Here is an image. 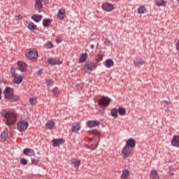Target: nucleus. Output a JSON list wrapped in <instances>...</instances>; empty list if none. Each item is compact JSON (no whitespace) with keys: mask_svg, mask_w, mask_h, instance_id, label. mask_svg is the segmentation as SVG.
Here are the masks:
<instances>
[{"mask_svg":"<svg viewBox=\"0 0 179 179\" xmlns=\"http://www.w3.org/2000/svg\"><path fill=\"white\" fill-rule=\"evenodd\" d=\"M1 117L3 118V122L8 127L15 125L17 121V113L14 110H8V109H3L0 113Z\"/></svg>","mask_w":179,"mask_h":179,"instance_id":"1","label":"nucleus"},{"mask_svg":"<svg viewBox=\"0 0 179 179\" xmlns=\"http://www.w3.org/2000/svg\"><path fill=\"white\" fill-rule=\"evenodd\" d=\"M3 93L6 100L8 101H17L20 99L19 96L13 94V89L9 87H6Z\"/></svg>","mask_w":179,"mask_h":179,"instance_id":"2","label":"nucleus"},{"mask_svg":"<svg viewBox=\"0 0 179 179\" xmlns=\"http://www.w3.org/2000/svg\"><path fill=\"white\" fill-rule=\"evenodd\" d=\"M11 75L13 78V82L17 83V85H20L23 82V77L17 73H16V69L15 68H11Z\"/></svg>","mask_w":179,"mask_h":179,"instance_id":"3","label":"nucleus"},{"mask_svg":"<svg viewBox=\"0 0 179 179\" xmlns=\"http://www.w3.org/2000/svg\"><path fill=\"white\" fill-rule=\"evenodd\" d=\"M97 101L98 106H100L101 108H104L106 107H108L111 99L106 96H101L99 99H97Z\"/></svg>","mask_w":179,"mask_h":179,"instance_id":"4","label":"nucleus"},{"mask_svg":"<svg viewBox=\"0 0 179 179\" xmlns=\"http://www.w3.org/2000/svg\"><path fill=\"white\" fill-rule=\"evenodd\" d=\"M29 127V123L24 120H20L17 124V128L20 132H22V131H26Z\"/></svg>","mask_w":179,"mask_h":179,"instance_id":"5","label":"nucleus"},{"mask_svg":"<svg viewBox=\"0 0 179 179\" xmlns=\"http://www.w3.org/2000/svg\"><path fill=\"white\" fill-rule=\"evenodd\" d=\"M26 56L29 59H36L38 57V52L35 49H29L28 52H26Z\"/></svg>","mask_w":179,"mask_h":179,"instance_id":"6","label":"nucleus"},{"mask_svg":"<svg viewBox=\"0 0 179 179\" xmlns=\"http://www.w3.org/2000/svg\"><path fill=\"white\" fill-rule=\"evenodd\" d=\"M132 152V149H131L128 146H124L122 150V156L123 159H127L131 156V152Z\"/></svg>","mask_w":179,"mask_h":179,"instance_id":"7","label":"nucleus"},{"mask_svg":"<svg viewBox=\"0 0 179 179\" xmlns=\"http://www.w3.org/2000/svg\"><path fill=\"white\" fill-rule=\"evenodd\" d=\"M66 16V11L65 8L59 9L57 15V19H59V20H64V19H65Z\"/></svg>","mask_w":179,"mask_h":179,"instance_id":"8","label":"nucleus"},{"mask_svg":"<svg viewBox=\"0 0 179 179\" xmlns=\"http://www.w3.org/2000/svg\"><path fill=\"white\" fill-rule=\"evenodd\" d=\"M133 64L134 66H142V65H145L146 64V62L143 60L142 58L136 57L134 61Z\"/></svg>","mask_w":179,"mask_h":179,"instance_id":"9","label":"nucleus"},{"mask_svg":"<svg viewBox=\"0 0 179 179\" xmlns=\"http://www.w3.org/2000/svg\"><path fill=\"white\" fill-rule=\"evenodd\" d=\"M86 68L87 69V71H94L95 68H97V65L95 63H87L85 65V67L84 69V72H85L86 73H87V71H86Z\"/></svg>","mask_w":179,"mask_h":179,"instance_id":"10","label":"nucleus"},{"mask_svg":"<svg viewBox=\"0 0 179 179\" xmlns=\"http://www.w3.org/2000/svg\"><path fill=\"white\" fill-rule=\"evenodd\" d=\"M17 66L19 68V71L21 72H26V70L27 69V64L22 61H19L17 62Z\"/></svg>","mask_w":179,"mask_h":179,"instance_id":"11","label":"nucleus"},{"mask_svg":"<svg viewBox=\"0 0 179 179\" xmlns=\"http://www.w3.org/2000/svg\"><path fill=\"white\" fill-rule=\"evenodd\" d=\"M87 127L88 128H93L94 127H99L100 125V122L96 120H89L86 122Z\"/></svg>","mask_w":179,"mask_h":179,"instance_id":"12","label":"nucleus"},{"mask_svg":"<svg viewBox=\"0 0 179 179\" xmlns=\"http://www.w3.org/2000/svg\"><path fill=\"white\" fill-rule=\"evenodd\" d=\"M87 148L88 149H91V150H94L97 148V144L96 145L94 138H90Z\"/></svg>","mask_w":179,"mask_h":179,"instance_id":"13","label":"nucleus"},{"mask_svg":"<svg viewBox=\"0 0 179 179\" xmlns=\"http://www.w3.org/2000/svg\"><path fill=\"white\" fill-rule=\"evenodd\" d=\"M101 8L103 10H105L106 12H111V10H113V4L105 3L102 4Z\"/></svg>","mask_w":179,"mask_h":179,"instance_id":"14","label":"nucleus"},{"mask_svg":"<svg viewBox=\"0 0 179 179\" xmlns=\"http://www.w3.org/2000/svg\"><path fill=\"white\" fill-rule=\"evenodd\" d=\"M171 143L174 148H179V136H173Z\"/></svg>","mask_w":179,"mask_h":179,"instance_id":"15","label":"nucleus"},{"mask_svg":"<svg viewBox=\"0 0 179 179\" xmlns=\"http://www.w3.org/2000/svg\"><path fill=\"white\" fill-rule=\"evenodd\" d=\"M135 145H136V142H135V140L130 138L127 141L126 145L127 148H130L132 150L135 148Z\"/></svg>","mask_w":179,"mask_h":179,"instance_id":"16","label":"nucleus"},{"mask_svg":"<svg viewBox=\"0 0 179 179\" xmlns=\"http://www.w3.org/2000/svg\"><path fill=\"white\" fill-rule=\"evenodd\" d=\"M48 63L49 64V65H61V64H62V62L57 59L50 58L48 59Z\"/></svg>","mask_w":179,"mask_h":179,"instance_id":"17","label":"nucleus"},{"mask_svg":"<svg viewBox=\"0 0 179 179\" xmlns=\"http://www.w3.org/2000/svg\"><path fill=\"white\" fill-rule=\"evenodd\" d=\"M23 153L26 155V156H34V155H36V152H34V150L31 149V148H26L24 149L23 150Z\"/></svg>","mask_w":179,"mask_h":179,"instance_id":"18","label":"nucleus"},{"mask_svg":"<svg viewBox=\"0 0 179 179\" xmlns=\"http://www.w3.org/2000/svg\"><path fill=\"white\" fill-rule=\"evenodd\" d=\"M52 145L56 148V146H59L61 143H64V139L62 138H54L52 141Z\"/></svg>","mask_w":179,"mask_h":179,"instance_id":"19","label":"nucleus"},{"mask_svg":"<svg viewBox=\"0 0 179 179\" xmlns=\"http://www.w3.org/2000/svg\"><path fill=\"white\" fill-rule=\"evenodd\" d=\"M129 171L128 169H125L122 171L121 175V179H129L130 176Z\"/></svg>","mask_w":179,"mask_h":179,"instance_id":"20","label":"nucleus"},{"mask_svg":"<svg viewBox=\"0 0 179 179\" xmlns=\"http://www.w3.org/2000/svg\"><path fill=\"white\" fill-rule=\"evenodd\" d=\"M55 125V123H54V121L49 120L45 124V128L46 129H53Z\"/></svg>","mask_w":179,"mask_h":179,"instance_id":"21","label":"nucleus"},{"mask_svg":"<svg viewBox=\"0 0 179 179\" xmlns=\"http://www.w3.org/2000/svg\"><path fill=\"white\" fill-rule=\"evenodd\" d=\"M150 177L152 179H160V177L159 176V173H157V171L153 170L151 171L150 174Z\"/></svg>","mask_w":179,"mask_h":179,"instance_id":"22","label":"nucleus"},{"mask_svg":"<svg viewBox=\"0 0 179 179\" xmlns=\"http://www.w3.org/2000/svg\"><path fill=\"white\" fill-rule=\"evenodd\" d=\"M31 19H33L34 22H36V23H38V22L43 19V15L34 14L32 15Z\"/></svg>","mask_w":179,"mask_h":179,"instance_id":"23","label":"nucleus"},{"mask_svg":"<svg viewBox=\"0 0 179 179\" xmlns=\"http://www.w3.org/2000/svg\"><path fill=\"white\" fill-rule=\"evenodd\" d=\"M43 8L41 0H35V9L36 10H40Z\"/></svg>","mask_w":179,"mask_h":179,"instance_id":"24","label":"nucleus"},{"mask_svg":"<svg viewBox=\"0 0 179 179\" xmlns=\"http://www.w3.org/2000/svg\"><path fill=\"white\" fill-rule=\"evenodd\" d=\"M87 59V53H83L80 55L79 58L80 64H83Z\"/></svg>","mask_w":179,"mask_h":179,"instance_id":"25","label":"nucleus"},{"mask_svg":"<svg viewBox=\"0 0 179 179\" xmlns=\"http://www.w3.org/2000/svg\"><path fill=\"white\" fill-rule=\"evenodd\" d=\"M71 162L72 164L74 165V167L79 169V166H80V160L73 158L71 160Z\"/></svg>","mask_w":179,"mask_h":179,"instance_id":"26","label":"nucleus"},{"mask_svg":"<svg viewBox=\"0 0 179 179\" xmlns=\"http://www.w3.org/2000/svg\"><path fill=\"white\" fill-rule=\"evenodd\" d=\"M155 4L157 5V6H166V5L167 4V1H164V0H155Z\"/></svg>","mask_w":179,"mask_h":179,"instance_id":"27","label":"nucleus"},{"mask_svg":"<svg viewBox=\"0 0 179 179\" xmlns=\"http://www.w3.org/2000/svg\"><path fill=\"white\" fill-rule=\"evenodd\" d=\"M80 129V123H76L71 127V131L73 132H78Z\"/></svg>","mask_w":179,"mask_h":179,"instance_id":"28","label":"nucleus"},{"mask_svg":"<svg viewBox=\"0 0 179 179\" xmlns=\"http://www.w3.org/2000/svg\"><path fill=\"white\" fill-rule=\"evenodd\" d=\"M137 10L138 13H140L141 15H143V13H146V12H148L145 6H140Z\"/></svg>","mask_w":179,"mask_h":179,"instance_id":"29","label":"nucleus"},{"mask_svg":"<svg viewBox=\"0 0 179 179\" xmlns=\"http://www.w3.org/2000/svg\"><path fill=\"white\" fill-rule=\"evenodd\" d=\"M105 66L106 68H111L113 66V60L112 59H107L104 63Z\"/></svg>","mask_w":179,"mask_h":179,"instance_id":"30","label":"nucleus"},{"mask_svg":"<svg viewBox=\"0 0 179 179\" xmlns=\"http://www.w3.org/2000/svg\"><path fill=\"white\" fill-rule=\"evenodd\" d=\"M22 15H19L15 17V19L13 20L15 24H17V23H20V22H22Z\"/></svg>","mask_w":179,"mask_h":179,"instance_id":"31","label":"nucleus"},{"mask_svg":"<svg viewBox=\"0 0 179 179\" xmlns=\"http://www.w3.org/2000/svg\"><path fill=\"white\" fill-rule=\"evenodd\" d=\"M27 27L29 29V30H34V29L37 28V26L33 22H29L27 25Z\"/></svg>","mask_w":179,"mask_h":179,"instance_id":"32","label":"nucleus"},{"mask_svg":"<svg viewBox=\"0 0 179 179\" xmlns=\"http://www.w3.org/2000/svg\"><path fill=\"white\" fill-rule=\"evenodd\" d=\"M8 135L6 131H3L1 134V141H6L8 139Z\"/></svg>","mask_w":179,"mask_h":179,"instance_id":"33","label":"nucleus"},{"mask_svg":"<svg viewBox=\"0 0 179 179\" xmlns=\"http://www.w3.org/2000/svg\"><path fill=\"white\" fill-rule=\"evenodd\" d=\"M29 103L31 106H34L37 103V99L35 96L30 98Z\"/></svg>","mask_w":179,"mask_h":179,"instance_id":"34","label":"nucleus"},{"mask_svg":"<svg viewBox=\"0 0 179 179\" xmlns=\"http://www.w3.org/2000/svg\"><path fill=\"white\" fill-rule=\"evenodd\" d=\"M50 23H51V20H44L43 21V24L44 27H48V26H50Z\"/></svg>","mask_w":179,"mask_h":179,"instance_id":"35","label":"nucleus"},{"mask_svg":"<svg viewBox=\"0 0 179 179\" xmlns=\"http://www.w3.org/2000/svg\"><path fill=\"white\" fill-rule=\"evenodd\" d=\"M91 134H92V135H95L96 136H100V135H101V133H100L99 130H96V129L92 130L91 131Z\"/></svg>","mask_w":179,"mask_h":179,"instance_id":"36","label":"nucleus"},{"mask_svg":"<svg viewBox=\"0 0 179 179\" xmlns=\"http://www.w3.org/2000/svg\"><path fill=\"white\" fill-rule=\"evenodd\" d=\"M118 113H119L120 115H124L125 114V113H127V111L125 110V108H120L118 109Z\"/></svg>","mask_w":179,"mask_h":179,"instance_id":"37","label":"nucleus"},{"mask_svg":"<svg viewBox=\"0 0 179 179\" xmlns=\"http://www.w3.org/2000/svg\"><path fill=\"white\" fill-rule=\"evenodd\" d=\"M46 85L47 86H52V85H54V80L52 79L46 80Z\"/></svg>","mask_w":179,"mask_h":179,"instance_id":"38","label":"nucleus"},{"mask_svg":"<svg viewBox=\"0 0 179 179\" xmlns=\"http://www.w3.org/2000/svg\"><path fill=\"white\" fill-rule=\"evenodd\" d=\"M54 45L51 43V42H48L45 45V48H52Z\"/></svg>","mask_w":179,"mask_h":179,"instance_id":"39","label":"nucleus"},{"mask_svg":"<svg viewBox=\"0 0 179 179\" xmlns=\"http://www.w3.org/2000/svg\"><path fill=\"white\" fill-rule=\"evenodd\" d=\"M113 117H114V118H117V117H118V111L115 109L113 110Z\"/></svg>","mask_w":179,"mask_h":179,"instance_id":"40","label":"nucleus"},{"mask_svg":"<svg viewBox=\"0 0 179 179\" xmlns=\"http://www.w3.org/2000/svg\"><path fill=\"white\" fill-rule=\"evenodd\" d=\"M20 163H21V164H23L24 166H26V164H27V159H26L24 158H22L20 159Z\"/></svg>","mask_w":179,"mask_h":179,"instance_id":"41","label":"nucleus"},{"mask_svg":"<svg viewBox=\"0 0 179 179\" xmlns=\"http://www.w3.org/2000/svg\"><path fill=\"white\" fill-rule=\"evenodd\" d=\"M55 41H56V43H57V44H59V43H62V39L59 37H57V38H56Z\"/></svg>","mask_w":179,"mask_h":179,"instance_id":"42","label":"nucleus"},{"mask_svg":"<svg viewBox=\"0 0 179 179\" xmlns=\"http://www.w3.org/2000/svg\"><path fill=\"white\" fill-rule=\"evenodd\" d=\"M31 163H32V164H38V161H37V159H33L32 160H31Z\"/></svg>","mask_w":179,"mask_h":179,"instance_id":"43","label":"nucleus"},{"mask_svg":"<svg viewBox=\"0 0 179 179\" xmlns=\"http://www.w3.org/2000/svg\"><path fill=\"white\" fill-rule=\"evenodd\" d=\"M98 61H103V57L101 56H99V59H98Z\"/></svg>","mask_w":179,"mask_h":179,"instance_id":"44","label":"nucleus"},{"mask_svg":"<svg viewBox=\"0 0 179 179\" xmlns=\"http://www.w3.org/2000/svg\"><path fill=\"white\" fill-rule=\"evenodd\" d=\"M2 94V90L0 89V100L2 99V96H1Z\"/></svg>","mask_w":179,"mask_h":179,"instance_id":"45","label":"nucleus"},{"mask_svg":"<svg viewBox=\"0 0 179 179\" xmlns=\"http://www.w3.org/2000/svg\"><path fill=\"white\" fill-rule=\"evenodd\" d=\"M110 114L113 115V109L110 110Z\"/></svg>","mask_w":179,"mask_h":179,"instance_id":"46","label":"nucleus"},{"mask_svg":"<svg viewBox=\"0 0 179 179\" xmlns=\"http://www.w3.org/2000/svg\"><path fill=\"white\" fill-rule=\"evenodd\" d=\"M55 90H57V88H56V89H55Z\"/></svg>","mask_w":179,"mask_h":179,"instance_id":"47","label":"nucleus"},{"mask_svg":"<svg viewBox=\"0 0 179 179\" xmlns=\"http://www.w3.org/2000/svg\"><path fill=\"white\" fill-rule=\"evenodd\" d=\"M178 1H179V0H177Z\"/></svg>","mask_w":179,"mask_h":179,"instance_id":"48","label":"nucleus"},{"mask_svg":"<svg viewBox=\"0 0 179 179\" xmlns=\"http://www.w3.org/2000/svg\"><path fill=\"white\" fill-rule=\"evenodd\" d=\"M0 45H1V43H0Z\"/></svg>","mask_w":179,"mask_h":179,"instance_id":"49","label":"nucleus"}]
</instances>
